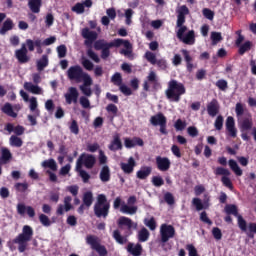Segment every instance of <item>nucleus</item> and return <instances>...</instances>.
<instances>
[{
	"mask_svg": "<svg viewBox=\"0 0 256 256\" xmlns=\"http://www.w3.org/2000/svg\"><path fill=\"white\" fill-rule=\"evenodd\" d=\"M124 145L126 149H133V147H143L145 145V142L140 137H134V138H125Z\"/></svg>",
	"mask_w": 256,
	"mask_h": 256,
	"instance_id": "obj_19",
	"label": "nucleus"
},
{
	"mask_svg": "<svg viewBox=\"0 0 256 256\" xmlns=\"http://www.w3.org/2000/svg\"><path fill=\"white\" fill-rule=\"evenodd\" d=\"M13 159V154L11 153V150L7 147L1 148V156H0V164L1 165H7Z\"/></svg>",
	"mask_w": 256,
	"mask_h": 256,
	"instance_id": "obj_24",
	"label": "nucleus"
},
{
	"mask_svg": "<svg viewBox=\"0 0 256 256\" xmlns=\"http://www.w3.org/2000/svg\"><path fill=\"white\" fill-rule=\"evenodd\" d=\"M186 31L187 26H178L176 36L182 43H185V45H195V30H190L187 33Z\"/></svg>",
	"mask_w": 256,
	"mask_h": 256,
	"instance_id": "obj_8",
	"label": "nucleus"
},
{
	"mask_svg": "<svg viewBox=\"0 0 256 256\" xmlns=\"http://www.w3.org/2000/svg\"><path fill=\"white\" fill-rule=\"evenodd\" d=\"M82 37L86 39L84 45L86 47H91L94 43L95 51H101V59H109L111 56V49L113 47H125V49L120 50V55H124L128 59L133 60V45L129 40H124L121 38L114 39L108 42L105 39L97 40L98 34L95 31H91L89 28L82 29Z\"/></svg>",
	"mask_w": 256,
	"mask_h": 256,
	"instance_id": "obj_1",
	"label": "nucleus"
},
{
	"mask_svg": "<svg viewBox=\"0 0 256 256\" xmlns=\"http://www.w3.org/2000/svg\"><path fill=\"white\" fill-rule=\"evenodd\" d=\"M81 64L84 67V69H86V71H93V68L95 67L93 62H91V60L87 58H82Z\"/></svg>",
	"mask_w": 256,
	"mask_h": 256,
	"instance_id": "obj_52",
	"label": "nucleus"
},
{
	"mask_svg": "<svg viewBox=\"0 0 256 256\" xmlns=\"http://www.w3.org/2000/svg\"><path fill=\"white\" fill-rule=\"evenodd\" d=\"M224 211L227 215H233L237 217V225L243 233H246L249 239H255L256 222H250L247 228V220L239 214V209L235 204H228L225 206Z\"/></svg>",
	"mask_w": 256,
	"mask_h": 256,
	"instance_id": "obj_2",
	"label": "nucleus"
},
{
	"mask_svg": "<svg viewBox=\"0 0 256 256\" xmlns=\"http://www.w3.org/2000/svg\"><path fill=\"white\" fill-rule=\"evenodd\" d=\"M186 249L189 256H199V254L197 253V248H195L193 244H188L186 246Z\"/></svg>",
	"mask_w": 256,
	"mask_h": 256,
	"instance_id": "obj_64",
	"label": "nucleus"
},
{
	"mask_svg": "<svg viewBox=\"0 0 256 256\" xmlns=\"http://www.w3.org/2000/svg\"><path fill=\"white\" fill-rule=\"evenodd\" d=\"M174 127L176 131H184L185 127H187V122L181 119L176 120L174 123Z\"/></svg>",
	"mask_w": 256,
	"mask_h": 256,
	"instance_id": "obj_56",
	"label": "nucleus"
},
{
	"mask_svg": "<svg viewBox=\"0 0 256 256\" xmlns=\"http://www.w3.org/2000/svg\"><path fill=\"white\" fill-rule=\"evenodd\" d=\"M1 111L8 117H12V119H17V112H15V110H13V105H11V103L6 102L2 106Z\"/></svg>",
	"mask_w": 256,
	"mask_h": 256,
	"instance_id": "obj_27",
	"label": "nucleus"
},
{
	"mask_svg": "<svg viewBox=\"0 0 256 256\" xmlns=\"http://www.w3.org/2000/svg\"><path fill=\"white\" fill-rule=\"evenodd\" d=\"M72 11L73 13H77V15H82V13H85V8L83 3H76L73 7H72Z\"/></svg>",
	"mask_w": 256,
	"mask_h": 256,
	"instance_id": "obj_54",
	"label": "nucleus"
},
{
	"mask_svg": "<svg viewBox=\"0 0 256 256\" xmlns=\"http://www.w3.org/2000/svg\"><path fill=\"white\" fill-rule=\"evenodd\" d=\"M5 131H8V133H15L17 137H20L25 133V127L21 125H17L16 127L12 123H7L5 125Z\"/></svg>",
	"mask_w": 256,
	"mask_h": 256,
	"instance_id": "obj_23",
	"label": "nucleus"
},
{
	"mask_svg": "<svg viewBox=\"0 0 256 256\" xmlns=\"http://www.w3.org/2000/svg\"><path fill=\"white\" fill-rule=\"evenodd\" d=\"M187 93L185 85L175 79L168 82V88L165 90L166 99L173 103H179L181 96Z\"/></svg>",
	"mask_w": 256,
	"mask_h": 256,
	"instance_id": "obj_3",
	"label": "nucleus"
},
{
	"mask_svg": "<svg viewBox=\"0 0 256 256\" xmlns=\"http://www.w3.org/2000/svg\"><path fill=\"white\" fill-rule=\"evenodd\" d=\"M223 116L219 115L217 116L215 122H214V127L216 131H221V129H223Z\"/></svg>",
	"mask_w": 256,
	"mask_h": 256,
	"instance_id": "obj_58",
	"label": "nucleus"
},
{
	"mask_svg": "<svg viewBox=\"0 0 256 256\" xmlns=\"http://www.w3.org/2000/svg\"><path fill=\"white\" fill-rule=\"evenodd\" d=\"M228 165L231 171H233V173H235L237 177H241V175H243V170L241 169V167H239V164H237V161L230 159L228 161Z\"/></svg>",
	"mask_w": 256,
	"mask_h": 256,
	"instance_id": "obj_32",
	"label": "nucleus"
},
{
	"mask_svg": "<svg viewBox=\"0 0 256 256\" xmlns=\"http://www.w3.org/2000/svg\"><path fill=\"white\" fill-rule=\"evenodd\" d=\"M85 74L83 68L79 65L71 66L67 70V77L70 81H75V83H81V78Z\"/></svg>",
	"mask_w": 256,
	"mask_h": 256,
	"instance_id": "obj_10",
	"label": "nucleus"
},
{
	"mask_svg": "<svg viewBox=\"0 0 256 256\" xmlns=\"http://www.w3.org/2000/svg\"><path fill=\"white\" fill-rule=\"evenodd\" d=\"M226 131H228L230 137H237V128H235V118L233 116L226 119Z\"/></svg>",
	"mask_w": 256,
	"mask_h": 256,
	"instance_id": "obj_22",
	"label": "nucleus"
},
{
	"mask_svg": "<svg viewBox=\"0 0 256 256\" xmlns=\"http://www.w3.org/2000/svg\"><path fill=\"white\" fill-rule=\"evenodd\" d=\"M144 224L150 229V231H155V229H157V222L155 221L154 217H151L150 219H145Z\"/></svg>",
	"mask_w": 256,
	"mask_h": 256,
	"instance_id": "obj_48",
	"label": "nucleus"
},
{
	"mask_svg": "<svg viewBox=\"0 0 256 256\" xmlns=\"http://www.w3.org/2000/svg\"><path fill=\"white\" fill-rule=\"evenodd\" d=\"M150 123L153 127H160V133L162 135H167V117H165L164 113H157L154 116H151Z\"/></svg>",
	"mask_w": 256,
	"mask_h": 256,
	"instance_id": "obj_9",
	"label": "nucleus"
},
{
	"mask_svg": "<svg viewBox=\"0 0 256 256\" xmlns=\"http://www.w3.org/2000/svg\"><path fill=\"white\" fill-rule=\"evenodd\" d=\"M164 201L168 205H175V197H173V194L171 192H167L164 195Z\"/></svg>",
	"mask_w": 256,
	"mask_h": 256,
	"instance_id": "obj_63",
	"label": "nucleus"
},
{
	"mask_svg": "<svg viewBox=\"0 0 256 256\" xmlns=\"http://www.w3.org/2000/svg\"><path fill=\"white\" fill-rule=\"evenodd\" d=\"M111 82L116 85V87H121L123 85V77L121 76V73L116 72L112 77H111Z\"/></svg>",
	"mask_w": 256,
	"mask_h": 256,
	"instance_id": "obj_45",
	"label": "nucleus"
},
{
	"mask_svg": "<svg viewBox=\"0 0 256 256\" xmlns=\"http://www.w3.org/2000/svg\"><path fill=\"white\" fill-rule=\"evenodd\" d=\"M64 97L67 105H71V103L77 104L79 101V91L75 87H70Z\"/></svg>",
	"mask_w": 256,
	"mask_h": 256,
	"instance_id": "obj_14",
	"label": "nucleus"
},
{
	"mask_svg": "<svg viewBox=\"0 0 256 256\" xmlns=\"http://www.w3.org/2000/svg\"><path fill=\"white\" fill-rule=\"evenodd\" d=\"M24 89H26V91H29L30 93H33V95H41V87H39L38 85H34L31 82H25L24 83Z\"/></svg>",
	"mask_w": 256,
	"mask_h": 256,
	"instance_id": "obj_31",
	"label": "nucleus"
},
{
	"mask_svg": "<svg viewBox=\"0 0 256 256\" xmlns=\"http://www.w3.org/2000/svg\"><path fill=\"white\" fill-rule=\"evenodd\" d=\"M97 163V158L93 154L82 153L76 161V169H93Z\"/></svg>",
	"mask_w": 256,
	"mask_h": 256,
	"instance_id": "obj_7",
	"label": "nucleus"
},
{
	"mask_svg": "<svg viewBox=\"0 0 256 256\" xmlns=\"http://www.w3.org/2000/svg\"><path fill=\"white\" fill-rule=\"evenodd\" d=\"M11 29H13V20L7 19L0 29V35H5V33H7V31H11Z\"/></svg>",
	"mask_w": 256,
	"mask_h": 256,
	"instance_id": "obj_41",
	"label": "nucleus"
},
{
	"mask_svg": "<svg viewBox=\"0 0 256 256\" xmlns=\"http://www.w3.org/2000/svg\"><path fill=\"white\" fill-rule=\"evenodd\" d=\"M149 230H147V228H142L139 232H138V241L140 243H145V241H149Z\"/></svg>",
	"mask_w": 256,
	"mask_h": 256,
	"instance_id": "obj_40",
	"label": "nucleus"
},
{
	"mask_svg": "<svg viewBox=\"0 0 256 256\" xmlns=\"http://www.w3.org/2000/svg\"><path fill=\"white\" fill-rule=\"evenodd\" d=\"M215 85L220 91H227L229 89V83L225 79L218 80Z\"/></svg>",
	"mask_w": 256,
	"mask_h": 256,
	"instance_id": "obj_49",
	"label": "nucleus"
},
{
	"mask_svg": "<svg viewBox=\"0 0 256 256\" xmlns=\"http://www.w3.org/2000/svg\"><path fill=\"white\" fill-rule=\"evenodd\" d=\"M237 47H239V49H238L239 55H244L247 53V51H251V47H253V43L248 40L245 43L240 44V46H237Z\"/></svg>",
	"mask_w": 256,
	"mask_h": 256,
	"instance_id": "obj_38",
	"label": "nucleus"
},
{
	"mask_svg": "<svg viewBox=\"0 0 256 256\" xmlns=\"http://www.w3.org/2000/svg\"><path fill=\"white\" fill-rule=\"evenodd\" d=\"M37 117H41V113L39 112H32V114H29L27 116L28 121L30 122V125H32V127H35V125H37Z\"/></svg>",
	"mask_w": 256,
	"mask_h": 256,
	"instance_id": "obj_51",
	"label": "nucleus"
},
{
	"mask_svg": "<svg viewBox=\"0 0 256 256\" xmlns=\"http://www.w3.org/2000/svg\"><path fill=\"white\" fill-rule=\"evenodd\" d=\"M110 210L111 202L107 200V196L105 194H98L93 207L95 217L98 219H107L109 217Z\"/></svg>",
	"mask_w": 256,
	"mask_h": 256,
	"instance_id": "obj_5",
	"label": "nucleus"
},
{
	"mask_svg": "<svg viewBox=\"0 0 256 256\" xmlns=\"http://www.w3.org/2000/svg\"><path fill=\"white\" fill-rule=\"evenodd\" d=\"M71 201H73V198L71 196H66L64 198V205H58L56 215H65V212L69 213V211L73 209V204H71Z\"/></svg>",
	"mask_w": 256,
	"mask_h": 256,
	"instance_id": "obj_13",
	"label": "nucleus"
},
{
	"mask_svg": "<svg viewBox=\"0 0 256 256\" xmlns=\"http://www.w3.org/2000/svg\"><path fill=\"white\" fill-rule=\"evenodd\" d=\"M33 235V227L29 225L22 227V232L12 240L14 245H18L19 253H25L27 251V247H29V242L33 239Z\"/></svg>",
	"mask_w": 256,
	"mask_h": 256,
	"instance_id": "obj_4",
	"label": "nucleus"
},
{
	"mask_svg": "<svg viewBox=\"0 0 256 256\" xmlns=\"http://www.w3.org/2000/svg\"><path fill=\"white\" fill-rule=\"evenodd\" d=\"M219 109V101L215 98L207 104V113L210 117H217L219 115Z\"/></svg>",
	"mask_w": 256,
	"mask_h": 256,
	"instance_id": "obj_18",
	"label": "nucleus"
},
{
	"mask_svg": "<svg viewBox=\"0 0 256 256\" xmlns=\"http://www.w3.org/2000/svg\"><path fill=\"white\" fill-rule=\"evenodd\" d=\"M241 131H251L253 129V119L245 118L240 124Z\"/></svg>",
	"mask_w": 256,
	"mask_h": 256,
	"instance_id": "obj_36",
	"label": "nucleus"
},
{
	"mask_svg": "<svg viewBox=\"0 0 256 256\" xmlns=\"http://www.w3.org/2000/svg\"><path fill=\"white\" fill-rule=\"evenodd\" d=\"M82 81V87H91V85H93V79L91 78V76H89V74H87V72H84V74L82 75L80 83H82Z\"/></svg>",
	"mask_w": 256,
	"mask_h": 256,
	"instance_id": "obj_44",
	"label": "nucleus"
},
{
	"mask_svg": "<svg viewBox=\"0 0 256 256\" xmlns=\"http://www.w3.org/2000/svg\"><path fill=\"white\" fill-rule=\"evenodd\" d=\"M214 173L215 175H223L224 177H229V175H231V172L223 167H217Z\"/></svg>",
	"mask_w": 256,
	"mask_h": 256,
	"instance_id": "obj_60",
	"label": "nucleus"
},
{
	"mask_svg": "<svg viewBox=\"0 0 256 256\" xmlns=\"http://www.w3.org/2000/svg\"><path fill=\"white\" fill-rule=\"evenodd\" d=\"M43 5V0H29L28 7L33 13H41V6Z\"/></svg>",
	"mask_w": 256,
	"mask_h": 256,
	"instance_id": "obj_29",
	"label": "nucleus"
},
{
	"mask_svg": "<svg viewBox=\"0 0 256 256\" xmlns=\"http://www.w3.org/2000/svg\"><path fill=\"white\" fill-rule=\"evenodd\" d=\"M11 147H23V140L17 135H12L9 139Z\"/></svg>",
	"mask_w": 256,
	"mask_h": 256,
	"instance_id": "obj_43",
	"label": "nucleus"
},
{
	"mask_svg": "<svg viewBox=\"0 0 256 256\" xmlns=\"http://www.w3.org/2000/svg\"><path fill=\"white\" fill-rule=\"evenodd\" d=\"M135 165H136L135 158L130 157L128 159V163H121L120 167L124 173H126L127 175H131V173L135 169Z\"/></svg>",
	"mask_w": 256,
	"mask_h": 256,
	"instance_id": "obj_25",
	"label": "nucleus"
},
{
	"mask_svg": "<svg viewBox=\"0 0 256 256\" xmlns=\"http://www.w3.org/2000/svg\"><path fill=\"white\" fill-rule=\"evenodd\" d=\"M209 195H204L203 202L199 198H193L192 205L196 208V211H203V209H207L209 207Z\"/></svg>",
	"mask_w": 256,
	"mask_h": 256,
	"instance_id": "obj_16",
	"label": "nucleus"
},
{
	"mask_svg": "<svg viewBox=\"0 0 256 256\" xmlns=\"http://www.w3.org/2000/svg\"><path fill=\"white\" fill-rule=\"evenodd\" d=\"M157 81V74L154 71H151L147 76V80H145L143 83V90L149 91V83H154V85H157Z\"/></svg>",
	"mask_w": 256,
	"mask_h": 256,
	"instance_id": "obj_26",
	"label": "nucleus"
},
{
	"mask_svg": "<svg viewBox=\"0 0 256 256\" xmlns=\"http://www.w3.org/2000/svg\"><path fill=\"white\" fill-rule=\"evenodd\" d=\"M42 167L45 169H50L51 171H57V162L55 159L50 158L42 162Z\"/></svg>",
	"mask_w": 256,
	"mask_h": 256,
	"instance_id": "obj_37",
	"label": "nucleus"
},
{
	"mask_svg": "<svg viewBox=\"0 0 256 256\" xmlns=\"http://www.w3.org/2000/svg\"><path fill=\"white\" fill-rule=\"evenodd\" d=\"M86 243L87 245H90L91 249L93 251H96L99 256L109 255L107 248L105 247V245L101 244V240L99 239V237L95 235H88L86 237Z\"/></svg>",
	"mask_w": 256,
	"mask_h": 256,
	"instance_id": "obj_6",
	"label": "nucleus"
},
{
	"mask_svg": "<svg viewBox=\"0 0 256 256\" xmlns=\"http://www.w3.org/2000/svg\"><path fill=\"white\" fill-rule=\"evenodd\" d=\"M49 66V57L47 55H43L36 64L37 71H44L45 67Z\"/></svg>",
	"mask_w": 256,
	"mask_h": 256,
	"instance_id": "obj_34",
	"label": "nucleus"
},
{
	"mask_svg": "<svg viewBox=\"0 0 256 256\" xmlns=\"http://www.w3.org/2000/svg\"><path fill=\"white\" fill-rule=\"evenodd\" d=\"M145 59L148 63H151V65H156L157 63V56L151 51L145 53Z\"/></svg>",
	"mask_w": 256,
	"mask_h": 256,
	"instance_id": "obj_47",
	"label": "nucleus"
},
{
	"mask_svg": "<svg viewBox=\"0 0 256 256\" xmlns=\"http://www.w3.org/2000/svg\"><path fill=\"white\" fill-rule=\"evenodd\" d=\"M152 184L154 187H162V185H165V180L161 176H154L152 177Z\"/></svg>",
	"mask_w": 256,
	"mask_h": 256,
	"instance_id": "obj_57",
	"label": "nucleus"
},
{
	"mask_svg": "<svg viewBox=\"0 0 256 256\" xmlns=\"http://www.w3.org/2000/svg\"><path fill=\"white\" fill-rule=\"evenodd\" d=\"M113 239L119 243V245H125L127 243V238L121 235L119 230L113 231Z\"/></svg>",
	"mask_w": 256,
	"mask_h": 256,
	"instance_id": "obj_42",
	"label": "nucleus"
},
{
	"mask_svg": "<svg viewBox=\"0 0 256 256\" xmlns=\"http://www.w3.org/2000/svg\"><path fill=\"white\" fill-rule=\"evenodd\" d=\"M222 184L224 187H227V189H230L232 191L233 189V182H231V178L228 176H222L221 178Z\"/></svg>",
	"mask_w": 256,
	"mask_h": 256,
	"instance_id": "obj_59",
	"label": "nucleus"
},
{
	"mask_svg": "<svg viewBox=\"0 0 256 256\" xmlns=\"http://www.w3.org/2000/svg\"><path fill=\"white\" fill-rule=\"evenodd\" d=\"M118 227L121 229L122 227H127L128 231H131V229H137V224L133 223V220L131 218L121 216L118 221Z\"/></svg>",
	"mask_w": 256,
	"mask_h": 256,
	"instance_id": "obj_20",
	"label": "nucleus"
},
{
	"mask_svg": "<svg viewBox=\"0 0 256 256\" xmlns=\"http://www.w3.org/2000/svg\"><path fill=\"white\" fill-rule=\"evenodd\" d=\"M156 166L159 171L165 172L171 169V160L168 157H156Z\"/></svg>",
	"mask_w": 256,
	"mask_h": 256,
	"instance_id": "obj_15",
	"label": "nucleus"
},
{
	"mask_svg": "<svg viewBox=\"0 0 256 256\" xmlns=\"http://www.w3.org/2000/svg\"><path fill=\"white\" fill-rule=\"evenodd\" d=\"M87 55L90 59H92V61H94V63H101V59L99 58V55H97V53H95L93 50L88 49Z\"/></svg>",
	"mask_w": 256,
	"mask_h": 256,
	"instance_id": "obj_62",
	"label": "nucleus"
},
{
	"mask_svg": "<svg viewBox=\"0 0 256 256\" xmlns=\"http://www.w3.org/2000/svg\"><path fill=\"white\" fill-rule=\"evenodd\" d=\"M100 180L102 183L111 181V170L109 169V166L105 165L102 167L100 171Z\"/></svg>",
	"mask_w": 256,
	"mask_h": 256,
	"instance_id": "obj_30",
	"label": "nucleus"
},
{
	"mask_svg": "<svg viewBox=\"0 0 256 256\" xmlns=\"http://www.w3.org/2000/svg\"><path fill=\"white\" fill-rule=\"evenodd\" d=\"M39 221L44 227H50L51 226V220L49 217L45 214H40Z\"/></svg>",
	"mask_w": 256,
	"mask_h": 256,
	"instance_id": "obj_61",
	"label": "nucleus"
},
{
	"mask_svg": "<svg viewBox=\"0 0 256 256\" xmlns=\"http://www.w3.org/2000/svg\"><path fill=\"white\" fill-rule=\"evenodd\" d=\"M185 15H189V8L186 5H183L178 10L176 27L185 26Z\"/></svg>",
	"mask_w": 256,
	"mask_h": 256,
	"instance_id": "obj_17",
	"label": "nucleus"
},
{
	"mask_svg": "<svg viewBox=\"0 0 256 256\" xmlns=\"http://www.w3.org/2000/svg\"><path fill=\"white\" fill-rule=\"evenodd\" d=\"M109 151H121L123 149V142H121V137L116 134L113 136V140L108 145Z\"/></svg>",
	"mask_w": 256,
	"mask_h": 256,
	"instance_id": "obj_21",
	"label": "nucleus"
},
{
	"mask_svg": "<svg viewBox=\"0 0 256 256\" xmlns=\"http://www.w3.org/2000/svg\"><path fill=\"white\" fill-rule=\"evenodd\" d=\"M28 53L29 50H27V46L25 44H22L21 48L15 51V57L18 63H20L21 65L29 63L31 58L29 57V55H27Z\"/></svg>",
	"mask_w": 256,
	"mask_h": 256,
	"instance_id": "obj_12",
	"label": "nucleus"
},
{
	"mask_svg": "<svg viewBox=\"0 0 256 256\" xmlns=\"http://www.w3.org/2000/svg\"><path fill=\"white\" fill-rule=\"evenodd\" d=\"M57 53L59 59H63L64 57H67V46L64 44L57 47Z\"/></svg>",
	"mask_w": 256,
	"mask_h": 256,
	"instance_id": "obj_55",
	"label": "nucleus"
},
{
	"mask_svg": "<svg viewBox=\"0 0 256 256\" xmlns=\"http://www.w3.org/2000/svg\"><path fill=\"white\" fill-rule=\"evenodd\" d=\"M152 168L151 166L142 167L137 173L138 179H147L151 175Z\"/></svg>",
	"mask_w": 256,
	"mask_h": 256,
	"instance_id": "obj_33",
	"label": "nucleus"
},
{
	"mask_svg": "<svg viewBox=\"0 0 256 256\" xmlns=\"http://www.w3.org/2000/svg\"><path fill=\"white\" fill-rule=\"evenodd\" d=\"M38 103H37V98L36 97H32L30 98V106L29 109L31 111V113H41V110H39L38 107Z\"/></svg>",
	"mask_w": 256,
	"mask_h": 256,
	"instance_id": "obj_46",
	"label": "nucleus"
},
{
	"mask_svg": "<svg viewBox=\"0 0 256 256\" xmlns=\"http://www.w3.org/2000/svg\"><path fill=\"white\" fill-rule=\"evenodd\" d=\"M128 253H131L133 256H141L143 253V246L141 244L134 245L133 243H129L127 246Z\"/></svg>",
	"mask_w": 256,
	"mask_h": 256,
	"instance_id": "obj_28",
	"label": "nucleus"
},
{
	"mask_svg": "<svg viewBox=\"0 0 256 256\" xmlns=\"http://www.w3.org/2000/svg\"><path fill=\"white\" fill-rule=\"evenodd\" d=\"M161 242L167 243L170 239L175 237V227L172 225L162 224L160 227Z\"/></svg>",
	"mask_w": 256,
	"mask_h": 256,
	"instance_id": "obj_11",
	"label": "nucleus"
},
{
	"mask_svg": "<svg viewBox=\"0 0 256 256\" xmlns=\"http://www.w3.org/2000/svg\"><path fill=\"white\" fill-rule=\"evenodd\" d=\"M14 187L16 191H18L19 193H25V191L29 189V184L27 182H24V183L18 182L15 184Z\"/></svg>",
	"mask_w": 256,
	"mask_h": 256,
	"instance_id": "obj_53",
	"label": "nucleus"
},
{
	"mask_svg": "<svg viewBox=\"0 0 256 256\" xmlns=\"http://www.w3.org/2000/svg\"><path fill=\"white\" fill-rule=\"evenodd\" d=\"M77 173H79L81 179L83 180V183H89V180L91 179V175L87 173V171L83 170V168L76 169Z\"/></svg>",
	"mask_w": 256,
	"mask_h": 256,
	"instance_id": "obj_50",
	"label": "nucleus"
},
{
	"mask_svg": "<svg viewBox=\"0 0 256 256\" xmlns=\"http://www.w3.org/2000/svg\"><path fill=\"white\" fill-rule=\"evenodd\" d=\"M82 201L85 207H91V205H93V192L88 191L84 193Z\"/></svg>",
	"mask_w": 256,
	"mask_h": 256,
	"instance_id": "obj_39",
	"label": "nucleus"
},
{
	"mask_svg": "<svg viewBox=\"0 0 256 256\" xmlns=\"http://www.w3.org/2000/svg\"><path fill=\"white\" fill-rule=\"evenodd\" d=\"M120 211L125 215H135V213H137V206H129L127 204H122Z\"/></svg>",
	"mask_w": 256,
	"mask_h": 256,
	"instance_id": "obj_35",
	"label": "nucleus"
}]
</instances>
